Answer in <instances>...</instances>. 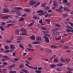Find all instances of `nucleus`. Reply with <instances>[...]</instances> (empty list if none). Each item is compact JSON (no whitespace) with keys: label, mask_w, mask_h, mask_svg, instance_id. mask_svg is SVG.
<instances>
[{"label":"nucleus","mask_w":73,"mask_h":73,"mask_svg":"<svg viewBox=\"0 0 73 73\" xmlns=\"http://www.w3.org/2000/svg\"><path fill=\"white\" fill-rule=\"evenodd\" d=\"M19 30L21 32H23V33H22L21 35L23 36V35H27L28 34L26 33V29H19Z\"/></svg>","instance_id":"1"},{"label":"nucleus","mask_w":73,"mask_h":73,"mask_svg":"<svg viewBox=\"0 0 73 73\" xmlns=\"http://www.w3.org/2000/svg\"><path fill=\"white\" fill-rule=\"evenodd\" d=\"M43 38H45L44 40L47 43H48L49 42V38L48 37L45 36H44L43 37Z\"/></svg>","instance_id":"2"},{"label":"nucleus","mask_w":73,"mask_h":73,"mask_svg":"<svg viewBox=\"0 0 73 73\" xmlns=\"http://www.w3.org/2000/svg\"><path fill=\"white\" fill-rule=\"evenodd\" d=\"M37 1H31L29 2V5H33L35 4H36Z\"/></svg>","instance_id":"3"},{"label":"nucleus","mask_w":73,"mask_h":73,"mask_svg":"<svg viewBox=\"0 0 73 73\" xmlns=\"http://www.w3.org/2000/svg\"><path fill=\"white\" fill-rule=\"evenodd\" d=\"M44 35L45 36H50V35H48V33H49V31H44Z\"/></svg>","instance_id":"4"},{"label":"nucleus","mask_w":73,"mask_h":73,"mask_svg":"<svg viewBox=\"0 0 73 73\" xmlns=\"http://www.w3.org/2000/svg\"><path fill=\"white\" fill-rule=\"evenodd\" d=\"M61 36L60 35H59L58 36H55V38L56 40H59L61 38Z\"/></svg>","instance_id":"5"},{"label":"nucleus","mask_w":73,"mask_h":73,"mask_svg":"<svg viewBox=\"0 0 73 73\" xmlns=\"http://www.w3.org/2000/svg\"><path fill=\"white\" fill-rule=\"evenodd\" d=\"M51 47L53 48H57V47H58V44H53L52 46H51Z\"/></svg>","instance_id":"6"},{"label":"nucleus","mask_w":73,"mask_h":73,"mask_svg":"<svg viewBox=\"0 0 73 73\" xmlns=\"http://www.w3.org/2000/svg\"><path fill=\"white\" fill-rule=\"evenodd\" d=\"M45 52H48V53H51V52H52V51L50 49L48 48H45Z\"/></svg>","instance_id":"7"},{"label":"nucleus","mask_w":73,"mask_h":73,"mask_svg":"<svg viewBox=\"0 0 73 73\" xmlns=\"http://www.w3.org/2000/svg\"><path fill=\"white\" fill-rule=\"evenodd\" d=\"M14 9L16 11H17L18 10H22L23 9L20 7H15Z\"/></svg>","instance_id":"8"},{"label":"nucleus","mask_w":73,"mask_h":73,"mask_svg":"<svg viewBox=\"0 0 73 73\" xmlns=\"http://www.w3.org/2000/svg\"><path fill=\"white\" fill-rule=\"evenodd\" d=\"M53 5L54 7L55 8H57L58 7V4H57L56 3H53Z\"/></svg>","instance_id":"9"},{"label":"nucleus","mask_w":73,"mask_h":73,"mask_svg":"<svg viewBox=\"0 0 73 73\" xmlns=\"http://www.w3.org/2000/svg\"><path fill=\"white\" fill-rule=\"evenodd\" d=\"M32 44H35V45H36V44H40V42H38V41H36L35 42H32Z\"/></svg>","instance_id":"10"},{"label":"nucleus","mask_w":73,"mask_h":73,"mask_svg":"<svg viewBox=\"0 0 73 73\" xmlns=\"http://www.w3.org/2000/svg\"><path fill=\"white\" fill-rule=\"evenodd\" d=\"M30 38L31 40H35L36 39L35 38V35H33L30 37Z\"/></svg>","instance_id":"11"},{"label":"nucleus","mask_w":73,"mask_h":73,"mask_svg":"<svg viewBox=\"0 0 73 73\" xmlns=\"http://www.w3.org/2000/svg\"><path fill=\"white\" fill-rule=\"evenodd\" d=\"M50 66L52 68H55V67L56 66V65H55L54 64H50Z\"/></svg>","instance_id":"12"},{"label":"nucleus","mask_w":73,"mask_h":73,"mask_svg":"<svg viewBox=\"0 0 73 73\" xmlns=\"http://www.w3.org/2000/svg\"><path fill=\"white\" fill-rule=\"evenodd\" d=\"M64 10H65L66 11H67V12H70V10L68 9V7H65L64 8Z\"/></svg>","instance_id":"13"},{"label":"nucleus","mask_w":73,"mask_h":73,"mask_svg":"<svg viewBox=\"0 0 73 73\" xmlns=\"http://www.w3.org/2000/svg\"><path fill=\"white\" fill-rule=\"evenodd\" d=\"M55 10L56 11H58V12H60V13H62V12H63V11L62 10H61V9H60V8L57 9H55Z\"/></svg>","instance_id":"14"},{"label":"nucleus","mask_w":73,"mask_h":73,"mask_svg":"<svg viewBox=\"0 0 73 73\" xmlns=\"http://www.w3.org/2000/svg\"><path fill=\"white\" fill-rule=\"evenodd\" d=\"M25 11H26V12H31V10L30 9H26L25 10H24Z\"/></svg>","instance_id":"15"},{"label":"nucleus","mask_w":73,"mask_h":73,"mask_svg":"<svg viewBox=\"0 0 73 73\" xmlns=\"http://www.w3.org/2000/svg\"><path fill=\"white\" fill-rule=\"evenodd\" d=\"M3 11L5 12H9V10L8 9L5 8L3 10Z\"/></svg>","instance_id":"16"},{"label":"nucleus","mask_w":73,"mask_h":73,"mask_svg":"<svg viewBox=\"0 0 73 73\" xmlns=\"http://www.w3.org/2000/svg\"><path fill=\"white\" fill-rule=\"evenodd\" d=\"M20 32V31L19 30H16L15 31V34L16 35H19V32Z\"/></svg>","instance_id":"17"},{"label":"nucleus","mask_w":73,"mask_h":73,"mask_svg":"<svg viewBox=\"0 0 73 73\" xmlns=\"http://www.w3.org/2000/svg\"><path fill=\"white\" fill-rule=\"evenodd\" d=\"M4 58L6 60H9V58L8 57V56H3Z\"/></svg>","instance_id":"18"},{"label":"nucleus","mask_w":73,"mask_h":73,"mask_svg":"<svg viewBox=\"0 0 73 73\" xmlns=\"http://www.w3.org/2000/svg\"><path fill=\"white\" fill-rule=\"evenodd\" d=\"M10 48H11L12 49H15V47L13 46V45H11V46L10 47Z\"/></svg>","instance_id":"19"},{"label":"nucleus","mask_w":73,"mask_h":73,"mask_svg":"<svg viewBox=\"0 0 73 73\" xmlns=\"http://www.w3.org/2000/svg\"><path fill=\"white\" fill-rule=\"evenodd\" d=\"M0 28L1 29V31H4L5 30V29L3 26H1L0 27Z\"/></svg>","instance_id":"20"},{"label":"nucleus","mask_w":73,"mask_h":73,"mask_svg":"<svg viewBox=\"0 0 73 73\" xmlns=\"http://www.w3.org/2000/svg\"><path fill=\"white\" fill-rule=\"evenodd\" d=\"M11 17L9 16H7L6 17H3V19H9V18Z\"/></svg>","instance_id":"21"},{"label":"nucleus","mask_w":73,"mask_h":73,"mask_svg":"<svg viewBox=\"0 0 73 73\" xmlns=\"http://www.w3.org/2000/svg\"><path fill=\"white\" fill-rule=\"evenodd\" d=\"M54 62H58V59L55 58L54 60Z\"/></svg>","instance_id":"22"},{"label":"nucleus","mask_w":73,"mask_h":73,"mask_svg":"<svg viewBox=\"0 0 73 73\" xmlns=\"http://www.w3.org/2000/svg\"><path fill=\"white\" fill-rule=\"evenodd\" d=\"M53 32H52V34H53L54 35H56V32H55V31H56V30L53 29Z\"/></svg>","instance_id":"23"},{"label":"nucleus","mask_w":73,"mask_h":73,"mask_svg":"<svg viewBox=\"0 0 73 73\" xmlns=\"http://www.w3.org/2000/svg\"><path fill=\"white\" fill-rule=\"evenodd\" d=\"M22 39V37L20 36L17 38V40H21Z\"/></svg>","instance_id":"24"},{"label":"nucleus","mask_w":73,"mask_h":73,"mask_svg":"<svg viewBox=\"0 0 73 73\" xmlns=\"http://www.w3.org/2000/svg\"><path fill=\"white\" fill-rule=\"evenodd\" d=\"M10 73H17V71L15 70L11 71H9Z\"/></svg>","instance_id":"25"},{"label":"nucleus","mask_w":73,"mask_h":73,"mask_svg":"<svg viewBox=\"0 0 73 73\" xmlns=\"http://www.w3.org/2000/svg\"><path fill=\"white\" fill-rule=\"evenodd\" d=\"M42 12H43V11L41 10H38L36 12V13H42Z\"/></svg>","instance_id":"26"},{"label":"nucleus","mask_w":73,"mask_h":73,"mask_svg":"<svg viewBox=\"0 0 73 73\" xmlns=\"http://www.w3.org/2000/svg\"><path fill=\"white\" fill-rule=\"evenodd\" d=\"M22 70L23 72H24L25 73H29V72H28V71L24 69H23Z\"/></svg>","instance_id":"27"},{"label":"nucleus","mask_w":73,"mask_h":73,"mask_svg":"<svg viewBox=\"0 0 73 73\" xmlns=\"http://www.w3.org/2000/svg\"><path fill=\"white\" fill-rule=\"evenodd\" d=\"M24 20V18L21 17V19H19V20L20 21H23Z\"/></svg>","instance_id":"28"},{"label":"nucleus","mask_w":73,"mask_h":73,"mask_svg":"<svg viewBox=\"0 0 73 73\" xmlns=\"http://www.w3.org/2000/svg\"><path fill=\"white\" fill-rule=\"evenodd\" d=\"M37 39L38 40H41V38L40 36H38L37 37Z\"/></svg>","instance_id":"29"},{"label":"nucleus","mask_w":73,"mask_h":73,"mask_svg":"<svg viewBox=\"0 0 73 73\" xmlns=\"http://www.w3.org/2000/svg\"><path fill=\"white\" fill-rule=\"evenodd\" d=\"M70 61V59L69 58H67L65 60V61L66 62H69Z\"/></svg>","instance_id":"30"},{"label":"nucleus","mask_w":73,"mask_h":73,"mask_svg":"<svg viewBox=\"0 0 73 73\" xmlns=\"http://www.w3.org/2000/svg\"><path fill=\"white\" fill-rule=\"evenodd\" d=\"M67 69H68V71H72V70H73V69H72V68H67Z\"/></svg>","instance_id":"31"},{"label":"nucleus","mask_w":73,"mask_h":73,"mask_svg":"<svg viewBox=\"0 0 73 73\" xmlns=\"http://www.w3.org/2000/svg\"><path fill=\"white\" fill-rule=\"evenodd\" d=\"M33 19H38L39 18V17H37L36 16H33Z\"/></svg>","instance_id":"32"},{"label":"nucleus","mask_w":73,"mask_h":73,"mask_svg":"<svg viewBox=\"0 0 73 73\" xmlns=\"http://www.w3.org/2000/svg\"><path fill=\"white\" fill-rule=\"evenodd\" d=\"M35 72L37 73H41V71L40 70L38 71V70H35Z\"/></svg>","instance_id":"33"},{"label":"nucleus","mask_w":73,"mask_h":73,"mask_svg":"<svg viewBox=\"0 0 73 73\" xmlns=\"http://www.w3.org/2000/svg\"><path fill=\"white\" fill-rule=\"evenodd\" d=\"M17 14L19 16H20L21 15V14H20V11H17Z\"/></svg>","instance_id":"34"},{"label":"nucleus","mask_w":73,"mask_h":73,"mask_svg":"<svg viewBox=\"0 0 73 73\" xmlns=\"http://www.w3.org/2000/svg\"><path fill=\"white\" fill-rule=\"evenodd\" d=\"M19 47H21L22 49H24V46H23V45L21 44H20Z\"/></svg>","instance_id":"35"},{"label":"nucleus","mask_w":73,"mask_h":73,"mask_svg":"<svg viewBox=\"0 0 73 73\" xmlns=\"http://www.w3.org/2000/svg\"><path fill=\"white\" fill-rule=\"evenodd\" d=\"M5 50H7V49H8L9 48V47L7 46H5Z\"/></svg>","instance_id":"36"},{"label":"nucleus","mask_w":73,"mask_h":73,"mask_svg":"<svg viewBox=\"0 0 73 73\" xmlns=\"http://www.w3.org/2000/svg\"><path fill=\"white\" fill-rule=\"evenodd\" d=\"M63 64L62 63H60V64H57V65H58V66H62L63 65Z\"/></svg>","instance_id":"37"},{"label":"nucleus","mask_w":73,"mask_h":73,"mask_svg":"<svg viewBox=\"0 0 73 73\" xmlns=\"http://www.w3.org/2000/svg\"><path fill=\"white\" fill-rule=\"evenodd\" d=\"M60 60L62 62H64L65 61L64 60V59H63V58L62 57L60 58Z\"/></svg>","instance_id":"38"},{"label":"nucleus","mask_w":73,"mask_h":73,"mask_svg":"<svg viewBox=\"0 0 73 73\" xmlns=\"http://www.w3.org/2000/svg\"><path fill=\"white\" fill-rule=\"evenodd\" d=\"M64 7H62V5H61L60 6L59 9H60L61 10H61H62V9H64Z\"/></svg>","instance_id":"39"},{"label":"nucleus","mask_w":73,"mask_h":73,"mask_svg":"<svg viewBox=\"0 0 73 73\" xmlns=\"http://www.w3.org/2000/svg\"><path fill=\"white\" fill-rule=\"evenodd\" d=\"M15 66L14 65H11V66L9 67L10 68H14Z\"/></svg>","instance_id":"40"},{"label":"nucleus","mask_w":73,"mask_h":73,"mask_svg":"<svg viewBox=\"0 0 73 73\" xmlns=\"http://www.w3.org/2000/svg\"><path fill=\"white\" fill-rule=\"evenodd\" d=\"M69 24H70V25H71V27H73V23H72L71 22H68Z\"/></svg>","instance_id":"41"},{"label":"nucleus","mask_w":73,"mask_h":73,"mask_svg":"<svg viewBox=\"0 0 73 73\" xmlns=\"http://www.w3.org/2000/svg\"><path fill=\"white\" fill-rule=\"evenodd\" d=\"M56 27H61V25L59 24H57L56 23Z\"/></svg>","instance_id":"42"},{"label":"nucleus","mask_w":73,"mask_h":73,"mask_svg":"<svg viewBox=\"0 0 73 73\" xmlns=\"http://www.w3.org/2000/svg\"><path fill=\"white\" fill-rule=\"evenodd\" d=\"M71 30L69 29H66V31L68 32H70Z\"/></svg>","instance_id":"43"},{"label":"nucleus","mask_w":73,"mask_h":73,"mask_svg":"<svg viewBox=\"0 0 73 73\" xmlns=\"http://www.w3.org/2000/svg\"><path fill=\"white\" fill-rule=\"evenodd\" d=\"M19 60V58H15L14 59V61H15V62H16V61H18V60Z\"/></svg>","instance_id":"44"},{"label":"nucleus","mask_w":73,"mask_h":73,"mask_svg":"<svg viewBox=\"0 0 73 73\" xmlns=\"http://www.w3.org/2000/svg\"><path fill=\"white\" fill-rule=\"evenodd\" d=\"M66 5L68 6V7H70V3H66Z\"/></svg>","instance_id":"45"},{"label":"nucleus","mask_w":73,"mask_h":73,"mask_svg":"<svg viewBox=\"0 0 73 73\" xmlns=\"http://www.w3.org/2000/svg\"><path fill=\"white\" fill-rule=\"evenodd\" d=\"M63 3H68V0H64L63 1Z\"/></svg>","instance_id":"46"},{"label":"nucleus","mask_w":73,"mask_h":73,"mask_svg":"<svg viewBox=\"0 0 73 73\" xmlns=\"http://www.w3.org/2000/svg\"><path fill=\"white\" fill-rule=\"evenodd\" d=\"M24 66V65L22 64L20 66V68H23Z\"/></svg>","instance_id":"47"},{"label":"nucleus","mask_w":73,"mask_h":73,"mask_svg":"<svg viewBox=\"0 0 73 73\" xmlns=\"http://www.w3.org/2000/svg\"><path fill=\"white\" fill-rule=\"evenodd\" d=\"M33 58L31 57V58H27V60H29V61H31V60Z\"/></svg>","instance_id":"48"},{"label":"nucleus","mask_w":73,"mask_h":73,"mask_svg":"<svg viewBox=\"0 0 73 73\" xmlns=\"http://www.w3.org/2000/svg\"><path fill=\"white\" fill-rule=\"evenodd\" d=\"M28 50L29 51H34V50L33 49L29 48Z\"/></svg>","instance_id":"49"},{"label":"nucleus","mask_w":73,"mask_h":73,"mask_svg":"<svg viewBox=\"0 0 73 73\" xmlns=\"http://www.w3.org/2000/svg\"><path fill=\"white\" fill-rule=\"evenodd\" d=\"M67 28H70V29H73V28L72 27L70 26H67Z\"/></svg>","instance_id":"50"},{"label":"nucleus","mask_w":73,"mask_h":73,"mask_svg":"<svg viewBox=\"0 0 73 73\" xmlns=\"http://www.w3.org/2000/svg\"><path fill=\"white\" fill-rule=\"evenodd\" d=\"M42 7H45V3H43L42 4Z\"/></svg>","instance_id":"51"},{"label":"nucleus","mask_w":73,"mask_h":73,"mask_svg":"<svg viewBox=\"0 0 73 73\" xmlns=\"http://www.w3.org/2000/svg\"><path fill=\"white\" fill-rule=\"evenodd\" d=\"M39 23H42V19H41L40 21H39Z\"/></svg>","instance_id":"52"},{"label":"nucleus","mask_w":73,"mask_h":73,"mask_svg":"<svg viewBox=\"0 0 73 73\" xmlns=\"http://www.w3.org/2000/svg\"><path fill=\"white\" fill-rule=\"evenodd\" d=\"M38 15L39 16H43V14H42V13H40L38 14Z\"/></svg>","instance_id":"53"},{"label":"nucleus","mask_w":73,"mask_h":73,"mask_svg":"<svg viewBox=\"0 0 73 73\" xmlns=\"http://www.w3.org/2000/svg\"><path fill=\"white\" fill-rule=\"evenodd\" d=\"M26 63H28L29 64H30V62H29V61L27 60H26Z\"/></svg>","instance_id":"54"},{"label":"nucleus","mask_w":73,"mask_h":73,"mask_svg":"<svg viewBox=\"0 0 73 73\" xmlns=\"http://www.w3.org/2000/svg\"><path fill=\"white\" fill-rule=\"evenodd\" d=\"M57 70L58 72H61V69H60V68L57 69Z\"/></svg>","instance_id":"55"},{"label":"nucleus","mask_w":73,"mask_h":73,"mask_svg":"<svg viewBox=\"0 0 73 73\" xmlns=\"http://www.w3.org/2000/svg\"><path fill=\"white\" fill-rule=\"evenodd\" d=\"M7 26H8L7 27H9V26H11V24H8L7 25Z\"/></svg>","instance_id":"56"},{"label":"nucleus","mask_w":73,"mask_h":73,"mask_svg":"<svg viewBox=\"0 0 73 73\" xmlns=\"http://www.w3.org/2000/svg\"><path fill=\"white\" fill-rule=\"evenodd\" d=\"M3 64H4V65H7V63L6 62H3Z\"/></svg>","instance_id":"57"},{"label":"nucleus","mask_w":73,"mask_h":73,"mask_svg":"<svg viewBox=\"0 0 73 73\" xmlns=\"http://www.w3.org/2000/svg\"><path fill=\"white\" fill-rule=\"evenodd\" d=\"M63 16L65 17H67L68 16V14H64L63 15Z\"/></svg>","instance_id":"58"},{"label":"nucleus","mask_w":73,"mask_h":73,"mask_svg":"<svg viewBox=\"0 0 73 73\" xmlns=\"http://www.w3.org/2000/svg\"><path fill=\"white\" fill-rule=\"evenodd\" d=\"M2 70H3V72H4L7 71V69H3Z\"/></svg>","instance_id":"59"},{"label":"nucleus","mask_w":73,"mask_h":73,"mask_svg":"<svg viewBox=\"0 0 73 73\" xmlns=\"http://www.w3.org/2000/svg\"><path fill=\"white\" fill-rule=\"evenodd\" d=\"M49 14H47L45 16V17L46 18V17H47L48 16Z\"/></svg>","instance_id":"60"},{"label":"nucleus","mask_w":73,"mask_h":73,"mask_svg":"<svg viewBox=\"0 0 73 73\" xmlns=\"http://www.w3.org/2000/svg\"><path fill=\"white\" fill-rule=\"evenodd\" d=\"M53 57H51L50 58H49V60L50 61H52V60H53Z\"/></svg>","instance_id":"61"},{"label":"nucleus","mask_w":73,"mask_h":73,"mask_svg":"<svg viewBox=\"0 0 73 73\" xmlns=\"http://www.w3.org/2000/svg\"><path fill=\"white\" fill-rule=\"evenodd\" d=\"M42 69V68H41V67H38V70H41Z\"/></svg>","instance_id":"62"},{"label":"nucleus","mask_w":73,"mask_h":73,"mask_svg":"<svg viewBox=\"0 0 73 73\" xmlns=\"http://www.w3.org/2000/svg\"><path fill=\"white\" fill-rule=\"evenodd\" d=\"M42 29H43V30H46V28L42 27Z\"/></svg>","instance_id":"63"},{"label":"nucleus","mask_w":73,"mask_h":73,"mask_svg":"<svg viewBox=\"0 0 73 73\" xmlns=\"http://www.w3.org/2000/svg\"><path fill=\"white\" fill-rule=\"evenodd\" d=\"M15 18L16 19H19V16H18V15L15 16Z\"/></svg>","instance_id":"64"}]
</instances>
